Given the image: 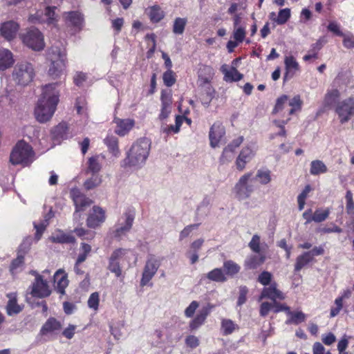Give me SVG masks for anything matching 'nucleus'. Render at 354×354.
<instances>
[{"label":"nucleus","mask_w":354,"mask_h":354,"mask_svg":"<svg viewBox=\"0 0 354 354\" xmlns=\"http://www.w3.org/2000/svg\"><path fill=\"white\" fill-rule=\"evenodd\" d=\"M58 84H48L42 87L41 97L35 109L36 119L39 122H46L53 117L59 102Z\"/></svg>","instance_id":"1"},{"label":"nucleus","mask_w":354,"mask_h":354,"mask_svg":"<svg viewBox=\"0 0 354 354\" xmlns=\"http://www.w3.org/2000/svg\"><path fill=\"white\" fill-rule=\"evenodd\" d=\"M150 148L151 142L149 139L144 138L138 140L127 152V156L122 160L120 165L122 167L140 169L146 162Z\"/></svg>","instance_id":"2"},{"label":"nucleus","mask_w":354,"mask_h":354,"mask_svg":"<svg viewBox=\"0 0 354 354\" xmlns=\"http://www.w3.org/2000/svg\"><path fill=\"white\" fill-rule=\"evenodd\" d=\"M48 59L50 62L48 74L53 80L59 79L64 75L67 57L64 48L53 46L48 52Z\"/></svg>","instance_id":"3"},{"label":"nucleus","mask_w":354,"mask_h":354,"mask_svg":"<svg viewBox=\"0 0 354 354\" xmlns=\"http://www.w3.org/2000/svg\"><path fill=\"white\" fill-rule=\"evenodd\" d=\"M34 160L32 147L24 140H20L15 145L10 156V161L14 165H21L26 167L30 165Z\"/></svg>","instance_id":"4"},{"label":"nucleus","mask_w":354,"mask_h":354,"mask_svg":"<svg viewBox=\"0 0 354 354\" xmlns=\"http://www.w3.org/2000/svg\"><path fill=\"white\" fill-rule=\"evenodd\" d=\"M136 260L134 252L130 249L118 248L115 250L109 259L108 270L115 274V277L122 275V265L127 262L130 264L131 259Z\"/></svg>","instance_id":"5"},{"label":"nucleus","mask_w":354,"mask_h":354,"mask_svg":"<svg viewBox=\"0 0 354 354\" xmlns=\"http://www.w3.org/2000/svg\"><path fill=\"white\" fill-rule=\"evenodd\" d=\"M35 68L31 63L21 62L17 63L12 71L15 82L21 86L28 85L35 77Z\"/></svg>","instance_id":"6"},{"label":"nucleus","mask_w":354,"mask_h":354,"mask_svg":"<svg viewBox=\"0 0 354 354\" xmlns=\"http://www.w3.org/2000/svg\"><path fill=\"white\" fill-rule=\"evenodd\" d=\"M20 38L24 45L35 51H41L45 47L44 35L36 28L27 29L20 34Z\"/></svg>","instance_id":"7"},{"label":"nucleus","mask_w":354,"mask_h":354,"mask_svg":"<svg viewBox=\"0 0 354 354\" xmlns=\"http://www.w3.org/2000/svg\"><path fill=\"white\" fill-rule=\"evenodd\" d=\"M252 174L248 172L240 177L233 188V193L239 201L248 198L254 190L252 183Z\"/></svg>","instance_id":"8"},{"label":"nucleus","mask_w":354,"mask_h":354,"mask_svg":"<svg viewBox=\"0 0 354 354\" xmlns=\"http://www.w3.org/2000/svg\"><path fill=\"white\" fill-rule=\"evenodd\" d=\"M160 266V262L156 257L149 256L145 264L140 279V284L144 287L147 286L153 277L156 275L158 268Z\"/></svg>","instance_id":"9"},{"label":"nucleus","mask_w":354,"mask_h":354,"mask_svg":"<svg viewBox=\"0 0 354 354\" xmlns=\"http://www.w3.org/2000/svg\"><path fill=\"white\" fill-rule=\"evenodd\" d=\"M70 196L72 198L75 206V211L73 214L75 220L80 218V212H83L86 208L91 205L92 201L82 194L78 188H72L70 191Z\"/></svg>","instance_id":"10"},{"label":"nucleus","mask_w":354,"mask_h":354,"mask_svg":"<svg viewBox=\"0 0 354 354\" xmlns=\"http://www.w3.org/2000/svg\"><path fill=\"white\" fill-rule=\"evenodd\" d=\"M335 113L342 124L349 121L354 116L353 99L349 97L338 102L335 106Z\"/></svg>","instance_id":"11"},{"label":"nucleus","mask_w":354,"mask_h":354,"mask_svg":"<svg viewBox=\"0 0 354 354\" xmlns=\"http://www.w3.org/2000/svg\"><path fill=\"white\" fill-rule=\"evenodd\" d=\"M257 147L254 143L248 144L243 147L236 158V167L239 171H243L247 165L255 156Z\"/></svg>","instance_id":"12"},{"label":"nucleus","mask_w":354,"mask_h":354,"mask_svg":"<svg viewBox=\"0 0 354 354\" xmlns=\"http://www.w3.org/2000/svg\"><path fill=\"white\" fill-rule=\"evenodd\" d=\"M62 18L67 27L78 32L82 30L84 25V16L81 12L78 10L64 12Z\"/></svg>","instance_id":"13"},{"label":"nucleus","mask_w":354,"mask_h":354,"mask_svg":"<svg viewBox=\"0 0 354 354\" xmlns=\"http://www.w3.org/2000/svg\"><path fill=\"white\" fill-rule=\"evenodd\" d=\"M134 221V216L130 212H126L124 216L120 218L118 223L115 226L113 236L117 239H121L126 235L132 227Z\"/></svg>","instance_id":"14"},{"label":"nucleus","mask_w":354,"mask_h":354,"mask_svg":"<svg viewBox=\"0 0 354 354\" xmlns=\"http://www.w3.org/2000/svg\"><path fill=\"white\" fill-rule=\"evenodd\" d=\"M225 135V129L222 123L219 122H214L209 129V145L212 148L219 146Z\"/></svg>","instance_id":"15"},{"label":"nucleus","mask_w":354,"mask_h":354,"mask_svg":"<svg viewBox=\"0 0 354 354\" xmlns=\"http://www.w3.org/2000/svg\"><path fill=\"white\" fill-rule=\"evenodd\" d=\"M31 295L35 297H46L50 295V290L47 282L40 275H37L32 285Z\"/></svg>","instance_id":"16"},{"label":"nucleus","mask_w":354,"mask_h":354,"mask_svg":"<svg viewBox=\"0 0 354 354\" xmlns=\"http://www.w3.org/2000/svg\"><path fill=\"white\" fill-rule=\"evenodd\" d=\"M106 219L104 210L98 206H93L92 212L87 218V225L95 228L104 222Z\"/></svg>","instance_id":"17"},{"label":"nucleus","mask_w":354,"mask_h":354,"mask_svg":"<svg viewBox=\"0 0 354 354\" xmlns=\"http://www.w3.org/2000/svg\"><path fill=\"white\" fill-rule=\"evenodd\" d=\"M62 328V325L55 318L50 317L44 324L39 330V335L50 337Z\"/></svg>","instance_id":"18"},{"label":"nucleus","mask_w":354,"mask_h":354,"mask_svg":"<svg viewBox=\"0 0 354 354\" xmlns=\"http://www.w3.org/2000/svg\"><path fill=\"white\" fill-rule=\"evenodd\" d=\"M268 298L271 299L272 301L279 300H283L285 299L284 294L277 288V283L273 282L270 283L268 287H265L262 290L259 300Z\"/></svg>","instance_id":"19"},{"label":"nucleus","mask_w":354,"mask_h":354,"mask_svg":"<svg viewBox=\"0 0 354 354\" xmlns=\"http://www.w3.org/2000/svg\"><path fill=\"white\" fill-rule=\"evenodd\" d=\"M19 25L13 21L3 23L0 26L1 35L8 41L12 40L19 30Z\"/></svg>","instance_id":"20"},{"label":"nucleus","mask_w":354,"mask_h":354,"mask_svg":"<svg viewBox=\"0 0 354 354\" xmlns=\"http://www.w3.org/2000/svg\"><path fill=\"white\" fill-rule=\"evenodd\" d=\"M214 75V68L209 66L202 65L198 73V84L199 86L204 87L209 85L211 80Z\"/></svg>","instance_id":"21"},{"label":"nucleus","mask_w":354,"mask_h":354,"mask_svg":"<svg viewBox=\"0 0 354 354\" xmlns=\"http://www.w3.org/2000/svg\"><path fill=\"white\" fill-rule=\"evenodd\" d=\"M105 157L102 154L90 157L87 162V174H99L104 162Z\"/></svg>","instance_id":"22"},{"label":"nucleus","mask_w":354,"mask_h":354,"mask_svg":"<svg viewBox=\"0 0 354 354\" xmlns=\"http://www.w3.org/2000/svg\"><path fill=\"white\" fill-rule=\"evenodd\" d=\"M286 73L283 77L284 80L292 78L295 73L299 70V63L292 56H286L284 59Z\"/></svg>","instance_id":"23"},{"label":"nucleus","mask_w":354,"mask_h":354,"mask_svg":"<svg viewBox=\"0 0 354 354\" xmlns=\"http://www.w3.org/2000/svg\"><path fill=\"white\" fill-rule=\"evenodd\" d=\"M8 301L6 310L8 315L13 316L21 312L23 307L17 304V294L11 292L7 295Z\"/></svg>","instance_id":"24"},{"label":"nucleus","mask_w":354,"mask_h":354,"mask_svg":"<svg viewBox=\"0 0 354 354\" xmlns=\"http://www.w3.org/2000/svg\"><path fill=\"white\" fill-rule=\"evenodd\" d=\"M15 60L12 52L6 48L0 50V71H3L11 67Z\"/></svg>","instance_id":"25"},{"label":"nucleus","mask_w":354,"mask_h":354,"mask_svg":"<svg viewBox=\"0 0 354 354\" xmlns=\"http://www.w3.org/2000/svg\"><path fill=\"white\" fill-rule=\"evenodd\" d=\"M50 240L53 243H73L75 242V237L71 234L64 233L62 230H57L52 234Z\"/></svg>","instance_id":"26"},{"label":"nucleus","mask_w":354,"mask_h":354,"mask_svg":"<svg viewBox=\"0 0 354 354\" xmlns=\"http://www.w3.org/2000/svg\"><path fill=\"white\" fill-rule=\"evenodd\" d=\"M52 138L55 141L66 139L69 136L68 127L65 122L59 123L51 131Z\"/></svg>","instance_id":"27"},{"label":"nucleus","mask_w":354,"mask_h":354,"mask_svg":"<svg viewBox=\"0 0 354 354\" xmlns=\"http://www.w3.org/2000/svg\"><path fill=\"white\" fill-rule=\"evenodd\" d=\"M116 128L115 132L120 136H124L133 127L134 121L131 119H115Z\"/></svg>","instance_id":"28"},{"label":"nucleus","mask_w":354,"mask_h":354,"mask_svg":"<svg viewBox=\"0 0 354 354\" xmlns=\"http://www.w3.org/2000/svg\"><path fill=\"white\" fill-rule=\"evenodd\" d=\"M221 71L224 75L225 82H237L241 80L243 76L235 68H228L226 65H223Z\"/></svg>","instance_id":"29"},{"label":"nucleus","mask_w":354,"mask_h":354,"mask_svg":"<svg viewBox=\"0 0 354 354\" xmlns=\"http://www.w3.org/2000/svg\"><path fill=\"white\" fill-rule=\"evenodd\" d=\"M288 319L286 321V324L298 325L306 321L307 315L304 313L301 310H288Z\"/></svg>","instance_id":"30"},{"label":"nucleus","mask_w":354,"mask_h":354,"mask_svg":"<svg viewBox=\"0 0 354 354\" xmlns=\"http://www.w3.org/2000/svg\"><path fill=\"white\" fill-rule=\"evenodd\" d=\"M239 328L237 324L230 319L222 318L221 321V332L223 335H229Z\"/></svg>","instance_id":"31"},{"label":"nucleus","mask_w":354,"mask_h":354,"mask_svg":"<svg viewBox=\"0 0 354 354\" xmlns=\"http://www.w3.org/2000/svg\"><path fill=\"white\" fill-rule=\"evenodd\" d=\"M146 12L153 23H158L165 17V12L159 6L155 5L149 7Z\"/></svg>","instance_id":"32"},{"label":"nucleus","mask_w":354,"mask_h":354,"mask_svg":"<svg viewBox=\"0 0 354 354\" xmlns=\"http://www.w3.org/2000/svg\"><path fill=\"white\" fill-rule=\"evenodd\" d=\"M259 255H250L245 261V266L248 269H255L261 266L266 260V257L261 253Z\"/></svg>","instance_id":"33"},{"label":"nucleus","mask_w":354,"mask_h":354,"mask_svg":"<svg viewBox=\"0 0 354 354\" xmlns=\"http://www.w3.org/2000/svg\"><path fill=\"white\" fill-rule=\"evenodd\" d=\"M54 281L57 283V291L60 294H64V289L68 286V280L62 270H59L55 273Z\"/></svg>","instance_id":"34"},{"label":"nucleus","mask_w":354,"mask_h":354,"mask_svg":"<svg viewBox=\"0 0 354 354\" xmlns=\"http://www.w3.org/2000/svg\"><path fill=\"white\" fill-rule=\"evenodd\" d=\"M55 7H46L44 12V22L48 26L57 27L58 17L55 14Z\"/></svg>","instance_id":"35"},{"label":"nucleus","mask_w":354,"mask_h":354,"mask_svg":"<svg viewBox=\"0 0 354 354\" xmlns=\"http://www.w3.org/2000/svg\"><path fill=\"white\" fill-rule=\"evenodd\" d=\"M340 96L339 91L336 88L328 90L324 99V105L330 107L334 105Z\"/></svg>","instance_id":"36"},{"label":"nucleus","mask_w":354,"mask_h":354,"mask_svg":"<svg viewBox=\"0 0 354 354\" xmlns=\"http://www.w3.org/2000/svg\"><path fill=\"white\" fill-rule=\"evenodd\" d=\"M91 174V176L84 183V187L86 190H91L100 186L102 182V176L100 174Z\"/></svg>","instance_id":"37"},{"label":"nucleus","mask_w":354,"mask_h":354,"mask_svg":"<svg viewBox=\"0 0 354 354\" xmlns=\"http://www.w3.org/2000/svg\"><path fill=\"white\" fill-rule=\"evenodd\" d=\"M311 261H313V259L310 256V253H308V252L302 253L296 259L295 271L299 272Z\"/></svg>","instance_id":"38"},{"label":"nucleus","mask_w":354,"mask_h":354,"mask_svg":"<svg viewBox=\"0 0 354 354\" xmlns=\"http://www.w3.org/2000/svg\"><path fill=\"white\" fill-rule=\"evenodd\" d=\"M207 278L212 281L225 282L227 281V277L225 272L221 268H214L207 274Z\"/></svg>","instance_id":"39"},{"label":"nucleus","mask_w":354,"mask_h":354,"mask_svg":"<svg viewBox=\"0 0 354 354\" xmlns=\"http://www.w3.org/2000/svg\"><path fill=\"white\" fill-rule=\"evenodd\" d=\"M327 171V167L319 160H313L310 162V172L312 175H319Z\"/></svg>","instance_id":"40"},{"label":"nucleus","mask_w":354,"mask_h":354,"mask_svg":"<svg viewBox=\"0 0 354 354\" xmlns=\"http://www.w3.org/2000/svg\"><path fill=\"white\" fill-rule=\"evenodd\" d=\"M104 143L108 147L109 151L114 156H118L120 151L118 145V138L113 136H108L104 139Z\"/></svg>","instance_id":"41"},{"label":"nucleus","mask_w":354,"mask_h":354,"mask_svg":"<svg viewBox=\"0 0 354 354\" xmlns=\"http://www.w3.org/2000/svg\"><path fill=\"white\" fill-rule=\"evenodd\" d=\"M302 101L299 95H295L292 99L288 97V106L290 107L287 110L288 115H292L295 111L301 109Z\"/></svg>","instance_id":"42"},{"label":"nucleus","mask_w":354,"mask_h":354,"mask_svg":"<svg viewBox=\"0 0 354 354\" xmlns=\"http://www.w3.org/2000/svg\"><path fill=\"white\" fill-rule=\"evenodd\" d=\"M223 268L225 270V275L233 277L240 271V266L233 261L228 260L223 263Z\"/></svg>","instance_id":"43"},{"label":"nucleus","mask_w":354,"mask_h":354,"mask_svg":"<svg viewBox=\"0 0 354 354\" xmlns=\"http://www.w3.org/2000/svg\"><path fill=\"white\" fill-rule=\"evenodd\" d=\"M213 308H214V306L212 304H209L205 306H203L198 310L197 315H196V317L194 318L197 321L201 322L202 324H203Z\"/></svg>","instance_id":"44"},{"label":"nucleus","mask_w":354,"mask_h":354,"mask_svg":"<svg viewBox=\"0 0 354 354\" xmlns=\"http://www.w3.org/2000/svg\"><path fill=\"white\" fill-rule=\"evenodd\" d=\"M187 20L185 18L177 17L173 25V32L176 35H182L184 32Z\"/></svg>","instance_id":"45"},{"label":"nucleus","mask_w":354,"mask_h":354,"mask_svg":"<svg viewBox=\"0 0 354 354\" xmlns=\"http://www.w3.org/2000/svg\"><path fill=\"white\" fill-rule=\"evenodd\" d=\"M330 210L328 208L326 209H317L315 211L312 216L313 221L321 223L324 221L329 216Z\"/></svg>","instance_id":"46"},{"label":"nucleus","mask_w":354,"mask_h":354,"mask_svg":"<svg viewBox=\"0 0 354 354\" xmlns=\"http://www.w3.org/2000/svg\"><path fill=\"white\" fill-rule=\"evenodd\" d=\"M271 172L268 169H259L257 171L256 178L262 185H267L271 181Z\"/></svg>","instance_id":"47"},{"label":"nucleus","mask_w":354,"mask_h":354,"mask_svg":"<svg viewBox=\"0 0 354 354\" xmlns=\"http://www.w3.org/2000/svg\"><path fill=\"white\" fill-rule=\"evenodd\" d=\"M248 246L252 252L260 254L262 250L260 236L258 234L253 235Z\"/></svg>","instance_id":"48"},{"label":"nucleus","mask_w":354,"mask_h":354,"mask_svg":"<svg viewBox=\"0 0 354 354\" xmlns=\"http://www.w3.org/2000/svg\"><path fill=\"white\" fill-rule=\"evenodd\" d=\"M160 100L161 108L171 109L172 95L169 91H162Z\"/></svg>","instance_id":"49"},{"label":"nucleus","mask_w":354,"mask_h":354,"mask_svg":"<svg viewBox=\"0 0 354 354\" xmlns=\"http://www.w3.org/2000/svg\"><path fill=\"white\" fill-rule=\"evenodd\" d=\"M234 154L235 151L225 147L223 149L222 154L219 158L220 162L221 164H226L231 162L234 158Z\"/></svg>","instance_id":"50"},{"label":"nucleus","mask_w":354,"mask_h":354,"mask_svg":"<svg viewBox=\"0 0 354 354\" xmlns=\"http://www.w3.org/2000/svg\"><path fill=\"white\" fill-rule=\"evenodd\" d=\"M311 191V187L308 185H306L301 193L297 197L298 208L301 211L305 205L306 199L308 197L309 192Z\"/></svg>","instance_id":"51"},{"label":"nucleus","mask_w":354,"mask_h":354,"mask_svg":"<svg viewBox=\"0 0 354 354\" xmlns=\"http://www.w3.org/2000/svg\"><path fill=\"white\" fill-rule=\"evenodd\" d=\"M290 17V10L289 8H284L279 10L278 15L276 18V23L279 25H282Z\"/></svg>","instance_id":"52"},{"label":"nucleus","mask_w":354,"mask_h":354,"mask_svg":"<svg viewBox=\"0 0 354 354\" xmlns=\"http://www.w3.org/2000/svg\"><path fill=\"white\" fill-rule=\"evenodd\" d=\"M163 82L165 86L170 87L176 82V75L173 71L168 69L163 73L162 75Z\"/></svg>","instance_id":"53"},{"label":"nucleus","mask_w":354,"mask_h":354,"mask_svg":"<svg viewBox=\"0 0 354 354\" xmlns=\"http://www.w3.org/2000/svg\"><path fill=\"white\" fill-rule=\"evenodd\" d=\"M88 306L91 309L97 311L99 308L100 304V295L97 292H93L90 296L87 301Z\"/></svg>","instance_id":"54"},{"label":"nucleus","mask_w":354,"mask_h":354,"mask_svg":"<svg viewBox=\"0 0 354 354\" xmlns=\"http://www.w3.org/2000/svg\"><path fill=\"white\" fill-rule=\"evenodd\" d=\"M91 250V247L88 244L86 243H82L81 245V252L78 255V257L77 259V264H80L82 262H84L86 259L87 258V256L90 253Z\"/></svg>","instance_id":"55"},{"label":"nucleus","mask_w":354,"mask_h":354,"mask_svg":"<svg viewBox=\"0 0 354 354\" xmlns=\"http://www.w3.org/2000/svg\"><path fill=\"white\" fill-rule=\"evenodd\" d=\"M286 106H288V96L284 95L277 99L273 112L277 113L283 111Z\"/></svg>","instance_id":"56"},{"label":"nucleus","mask_w":354,"mask_h":354,"mask_svg":"<svg viewBox=\"0 0 354 354\" xmlns=\"http://www.w3.org/2000/svg\"><path fill=\"white\" fill-rule=\"evenodd\" d=\"M272 275L270 272L268 271H263L259 274L258 277V281L263 286H268L272 283Z\"/></svg>","instance_id":"57"},{"label":"nucleus","mask_w":354,"mask_h":354,"mask_svg":"<svg viewBox=\"0 0 354 354\" xmlns=\"http://www.w3.org/2000/svg\"><path fill=\"white\" fill-rule=\"evenodd\" d=\"M334 306L330 308V315L331 317L337 316L343 308V302L341 299L336 298L334 301Z\"/></svg>","instance_id":"58"},{"label":"nucleus","mask_w":354,"mask_h":354,"mask_svg":"<svg viewBox=\"0 0 354 354\" xmlns=\"http://www.w3.org/2000/svg\"><path fill=\"white\" fill-rule=\"evenodd\" d=\"M343 37V45L346 48H354V35L351 32L344 33Z\"/></svg>","instance_id":"59"},{"label":"nucleus","mask_w":354,"mask_h":354,"mask_svg":"<svg viewBox=\"0 0 354 354\" xmlns=\"http://www.w3.org/2000/svg\"><path fill=\"white\" fill-rule=\"evenodd\" d=\"M198 306L199 303L197 301H192L185 310V317L188 318L192 317Z\"/></svg>","instance_id":"60"},{"label":"nucleus","mask_w":354,"mask_h":354,"mask_svg":"<svg viewBox=\"0 0 354 354\" xmlns=\"http://www.w3.org/2000/svg\"><path fill=\"white\" fill-rule=\"evenodd\" d=\"M271 310L273 311V301L272 302L265 301L261 304L260 309H259V313H260L261 316H262V317L267 316L268 313Z\"/></svg>","instance_id":"61"},{"label":"nucleus","mask_w":354,"mask_h":354,"mask_svg":"<svg viewBox=\"0 0 354 354\" xmlns=\"http://www.w3.org/2000/svg\"><path fill=\"white\" fill-rule=\"evenodd\" d=\"M248 292V289L246 286H241L239 288V295L237 300V306H241L246 302L247 300V294Z\"/></svg>","instance_id":"62"},{"label":"nucleus","mask_w":354,"mask_h":354,"mask_svg":"<svg viewBox=\"0 0 354 354\" xmlns=\"http://www.w3.org/2000/svg\"><path fill=\"white\" fill-rule=\"evenodd\" d=\"M346 212L348 214H353L354 209V201L353 200V194L351 191H347L346 194Z\"/></svg>","instance_id":"63"},{"label":"nucleus","mask_w":354,"mask_h":354,"mask_svg":"<svg viewBox=\"0 0 354 354\" xmlns=\"http://www.w3.org/2000/svg\"><path fill=\"white\" fill-rule=\"evenodd\" d=\"M313 354H331L330 351H326L320 342H315L313 346Z\"/></svg>","instance_id":"64"}]
</instances>
